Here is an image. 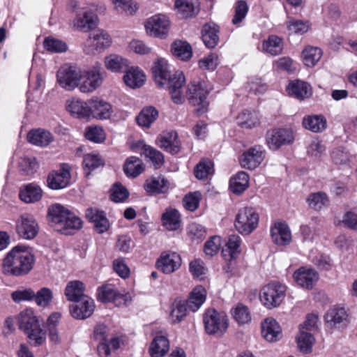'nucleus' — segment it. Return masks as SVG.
Returning a JSON list of instances; mask_svg holds the SVG:
<instances>
[{
	"mask_svg": "<svg viewBox=\"0 0 357 357\" xmlns=\"http://www.w3.org/2000/svg\"><path fill=\"white\" fill-rule=\"evenodd\" d=\"M155 83L161 87L167 86L172 101L181 105L185 100L183 86L185 82L183 73L175 71L173 74L167 61L160 59L154 63L152 68Z\"/></svg>",
	"mask_w": 357,
	"mask_h": 357,
	"instance_id": "nucleus-1",
	"label": "nucleus"
},
{
	"mask_svg": "<svg viewBox=\"0 0 357 357\" xmlns=\"http://www.w3.org/2000/svg\"><path fill=\"white\" fill-rule=\"evenodd\" d=\"M33 263L34 256L31 250L24 246L17 245L3 259L2 271L8 275H24L32 269Z\"/></svg>",
	"mask_w": 357,
	"mask_h": 357,
	"instance_id": "nucleus-2",
	"label": "nucleus"
},
{
	"mask_svg": "<svg viewBox=\"0 0 357 357\" xmlns=\"http://www.w3.org/2000/svg\"><path fill=\"white\" fill-rule=\"evenodd\" d=\"M48 216L52 227L64 234H70V230H77L82 227V220L59 204L49 207Z\"/></svg>",
	"mask_w": 357,
	"mask_h": 357,
	"instance_id": "nucleus-3",
	"label": "nucleus"
},
{
	"mask_svg": "<svg viewBox=\"0 0 357 357\" xmlns=\"http://www.w3.org/2000/svg\"><path fill=\"white\" fill-rule=\"evenodd\" d=\"M18 326L28 336L35 346L43 344L46 340V333L40 326L39 321L31 309L22 311L17 317Z\"/></svg>",
	"mask_w": 357,
	"mask_h": 357,
	"instance_id": "nucleus-4",
	"label": "nucleus"
},
{
	"mask_svg": "<svg viewBox=\"0 0 357 357\" xmlns=\"http://www.w3.org/2000/svg\"><path fill=\"white\" fill-rule=\"evenodd\" d=\"M210 92L206 84L204 82L192 81L187 88V98L189 102L193 106H197L195 112L200 115L207 110L208 102L207 96Z\"/></svg>",
	"mask_w": 357,
	"mask_h": 357,
	"instance_id": "nucleus-5",
	"label": "nucleus"
},
{
	"mask_svg": "<svg viewBox=\"0 0 357 357\" xmlns=\"http://www.w3.org/2000/svg\"><path fill=\"white\" fill-rule=\"evenodd\" d=\"M286 295V287L278 282H273L263 287L259 298L261 303L268 309L278 307Z\"/></svg>",
	"mask_w": 357,
	"mask_h": 357,
	"instance_id": "nucleus-6",
	"label": "nucleus"
},
{
	"mask_svg": "<svg viewBox=\"0 0 357 357\" xmlns=\"http://www.w3.org/2000/svg\"><path fill=\"white\" fill-rule=\"evenodd\" d=\"M204 328L208 335H223L228 328V318L224 312L208 309L203 316Z\"/></svg>",
	"mask_w": 357,
	"mask_h": 357,
	"instance_id": "nucleus-7",
	"label": "nucleus"
},
{
	"mask_svg": "<svg viewBox=\"0 0 357 357\" xmlns=\"http://www.w3.org/2000/svg\"><path fill=\"white\" fill-rule=\"evenodd\" d=\"M70 5L75 9L72 26L75 30L88 32L96 26L97 17L90 9L79 8L77 2L75 0L70 2Z\"/></svg>",
	"mask_w": 357,
	"mask_h": 357,
	"instance_id": "nucleus-8",
	"label": "nucleus"
},
{
	"mask_svg": "<svg viewBox=\"0 0 357 357\" xmlns=\"http://www.w3.org/2000/svg\"><path fill=\"white\" fill-rule=\"evenodd\" d=\"M259 215L252 207H245L239 210L236 217L235 227L241 234L252 233L258 226Z\"/></svg>",
	"mask_w": 357,
	"mask_h": 357,
	"instance_id": "nucleus-9",
	"label": "nucleus"
},
{
	"mask_svg": "<svg viewBox=\"0 0 357 357\" xmlns=\"http://www.w3.org/2000/svg\"><path fill=\"white\" fill-rule=\"evenodd\" d=\"M112 39L105 31L98 29L90 33L84 44V51L89 54L100 53L110 47Z\"/></svg>",
	"mask_w": 357,
	"mask_h": 357,
	"instance_id": "nucleus-10",
	"label": "nucleus"
},
{
	"mask_svg": "<svg viewBox=\"0 0 357 357\" xmlns=\"http://www.w3.org/2000/svg\"><path fill=\"white\" fill-rule=\"evenodd\" d=\"M83 77L80 68L75 66L64 65L57 71L56 77L59 85L68 91H72L79 86Z\"/></svg>",
	"mask_w": 357,
	"mask_h": 357,
	"instance_id": "nucleus-11",
	"label": "nucleus"
},
{
	"mask_svg": "<svg viewBox=\"0 0 357 357\" xmlns=\"http://www.w3.org/2000/svg\"><path fill=\"white\" fill-rule=\"evenodd\" d=\"M294 133L289 128L273 129L267 132L266 144L271 150L276 151L283 146L291 144L294 141Z\"/></svg>",
	"mask_w": 357,
	"mask_h": 357,
	"instance_id": "nucleus-12",
	"label": "nucleus"
},
{
	"mask_svg": "<svg viewBox=\"0 0 357 357\" xmlns=\"http://www.w3.org/2000/svg\"><path fill=\"white\" fill-rule=\"evenodd\" d=\"M169 26V18L164 15L158 14L146 20L145 29L149 36L163 39L168 36Z\"/></svg>",
	"mask_w": 357,
	"mask_h": 357,
	"instance_id": "nucleus-13",
	"label": "nucleus"
},
{
	"mask_svg": "<svg viewBox=\"0 0 357 357\" xmlns=\"http://www.w3.org/2000/svg\"><path fill=\"white\" fill-rule=\"evenodd\" d=\"M70 167L68 164H61L59 169L52 171L47 178V185L52 190H61L69 185L70 182Z\"/></svg>",
	"mask_w": 357,
	"mask_h": 357,
	"instance_id": "nucleus-14",
	"label": "nucleus"
},
{
	"mask_svg": "<svg viewBox=\"0 0 357 357\" xmlns=\"http://www.w3.org/2000/svg\"><path fill=\"white\" fill-rule=\"evenodd\" d=\"M266 151L263 146L256 145L248 149L243 152L240 159L243 167L248 169H255L264 161Z\"/></svg>",
	"mask_w": 357,
	"mask_h": 357,
	"instance_id": "nucleus-15",
	"label": "nucleus"
},
{
	"mask_svg": "<svg viewBox=\"0 0 357 357\" xmlns=\"http://www.w3.org/2000/svg\"><path fill=\"white\" fill-rule=\"evenodd\" d=\"M181 265V256L174 252H163L155 262V266L165 274H171Z\"/></svg>",
	"mask_w": 357,
	"mask_h": 357,
	"instance_id": "nucleus-16",
	"label": "nucleus"
},
{
	"mask_svg": "<svg viewBox=\"0 0 357 357\" xmlns=\"http://www.w3.org/2000/svg\"><path fill=\"white\" fill-rule=\"evenodd\" d=\"M88 104L89 117L100 120L108 119L113 112L110 103L98 97L89 99Z\"/></svg>",
	"mask_w": 357,
	"mask_h": 357,
	"instance_id": "nucleus-17",
	"label": "nucleus"
},
{
	"mask_svg": "<svg viewBox=\"0 0 357 357\" xmlns=\"http://www.w3.org/2000/svg\"><path fill=\"white\" fill-rule=\"evenodd\" d=\"M38 225L35 219L28 214L22 215L17 223V231L24 239H33L38 232Z\"/></svg>",
	"mask_w": 357,
	"mask_h": 357,
	"instance_id": "nucleus-18",
	"label": "nucleus"
},
{
	"mask_svg": "<svg viewBox=\"0 0 357 357\" xmlns=\"http://www.w3.org/2000/svg\"><path fill=\"white\" fill-rule=\"evenodd\" d=\"M296 283L305 289H312L319 280L318 273L313 268L301 267L294 273Z\"/></svg>",
	"mask_w": 357,
	"mask_h": 357,
	"instance_id": "nucleus-19",
	"label": "nucleus"
},
{
	"mask_svg": "<svg viewBox=\"0 0 357 357\" xmlns=\"http://www.w3.org/2000/svg\"><path fill=\"white\" fill-rule=\"evenodd\" d=\"M84 80L79 84V89L82 93H91L98 89L102 82L100 68L94 66L87 70L84 75Z\"/></svg>",
	"mask_w": 357,
	"mask_h": 357,
	"instance_id": "nucleus-20",
	"label": "nucleus"
},
{
	"mask_svg": "<svg viewBox=\"0 0 357 357\" xmlns=\"http://www.w3.org/2000/svg\"><path fill=\"white\" fill-rule=\"evenodd\" d=\"M77 303L70 306V314L75 319H84L89 317L95 310L94 301L88 296L82 297Z\"/></svg>",
	"mask_w": 357,
	"mask_h": 357,
	"instance_id": "nucleus-21",
	"label": "nucleus"
},
{
	"mask_svg": "<svg viewBox=\"0 0 357 357\" xmlns=\"http://www.w3.org/2000/svg\"><path fill=\"white\" fill-rule=\"evenodd\" d=\"M324 319L328 327L341 328L347 324L348 314L344 307L335 306L327 311Z\"/></svg>",
	"mask_w": 357,
	"mask_h": 357,
	"instance_id": "nucleus-22",
	"label": "nucleus"
},
{
	"mask_svg": "<svg viewBox=\"0 0 357 357\" xmlns=\"http://www.w3.org/2000/svg\"><path fill=\"white\" fill-rule=\"evenodd\" d=\"M271 236L278 245H289L292 239L291 230L284 222H276L271 228Z\"/></svg>",
	"mask_w": 357,
	"mask_h": 357,
	"instance_id": "nucleus-23",
	"label": "nucleus"
},
{
	"mask_svg": "<svg viewBox=\"0 0 357 357\" xmlns=\"http://www.w3.org/2000/svg\"><path fill=\"white\" fill-rule=\"evenodd\" d=\"M43 195L40 185L35 183L22 185L20 188L19 198L26 204H33L39 202Z\"/></svg>",
	"mask_w": 357,
	"mask_h": 357,
	"instance_id": "nucleus-24",
	"label": "nucleus"
},
{
	"mask_svg": "<svg viewBox=\"0 0 357 357\" xmlns=\"http://www.w3.org/2000/svg\"><path fill=\"white\" fill-rule=\"evenodd\" d=\"M156 141L161 149L172 154L177 153L180 150V142L175 131L162 132Z\"/></svg>",
	"mask_w": 357,
	"mask_h": 357,
	"instance_id": "nucleus-25",
	"label": "nucleus"
},
{
	"mask_svg": "<svg viewBox=\"0 0 357 357\" xmlns=\"http://www.w3.org/2000/svg\"><path fill=\"white\" fill-rule=\"evenodd\" d=\"M66 110L73 116L78 119L89 118V104L87 101L72 98L66 103Z\"/></svg>",
	"mask_w": 357,
	"mask_h": 357,
	"instance_id": "nucleus-26",
	"label": "nucleus"
},
{
	"mask_svg": "<svg viewBox=\"0 0 357 357\" xmlns=\"http://www.w3.org/2000/svg\"><path fill=\"white\" fill-rule=\"evenodd\" d=\"M261 334L268 342H275L281 337V328L272 317L266 318L261 323Z\"/></svg>",
	"mask_w": 357,
	"mask_h": 357,
	"instance_id": "nucleus-27",
	"label": "nucleus"
},
{
	"mask_svg": "<svg viewBox=\"0 0 357 357\" xmlns=\"http://www.w3.org/2000/svg\"><path fill=\"white\" fill-rule=\"evenodd\" d=\"M123 73H125L123 81L130 88H139L144 84L146 76L138 67H128Z\"/></svg>",
	"mask_w": 357,
	"mask_h": 357,
	"instance_id": "nucleus-28",
	"label": "nucleus"
},
{
	"mask_svg": "<svg viewBox=\"0 0 357 357\" xmlns=\"http://www.w3.org/2000/svg\"><path fill=\"white\" fill-rule=\"evenodd\" d=\"M27 140L38 146H47L54 140L52 134L44 129L32 130L27 135Z\"/></svg>",
	"mask_w": 357,
	"mask_h": 357,
	"instance_id": "nucleus-29",
	"label": "nucleus"
},
{
	"mask_svg": "<svg viewBox=\"0 0 357 357\" xmlns=\"http://www.w3.org/2000/svg\"><path fill=\"white\" fill-rule=\"evenodd\" d=\"M219 26L214 23L206 24L202 31V38L208 48L215 47L219 41Z\"/></svg>",
	"mask_w": 357,
	"mask_h": 357,
	"instance_id": "nucleus-30",
	"label": "nucleus"
},
{
	"mask_svg": "<svg viewBox=\"0 0 357 357\" xmlns=\"http://www.w3.org/2000/svg\"><path fill=\"white\" fill-rule=\"evenodd\" d=\"M303 126L313 132H321L327 128L326 119L322 115H309L303 119Z\"/></svg>",
	"mask_w": 357,
	"mask_h": 357,
	"instance_id": "nucleus-31",
	"label": "nucleus"
},
{
	"mask_svg": "<svg viewBox=\"0 0 357 357\" xmlns=\"http://www.w3.org/2000/svg\"><path fill=\"white\" fill-rule=\"evenodd\" d=\"M162 225L169 231H175L181 227V215L178 210L166 208L162 215Z\"/></svg>",
	"mask_w": 357,
	"mask_h": 357,
	"instance_id": "nucleus-32",
	"label": "nucleus"
},
{
	"mask_svg": "<svg viewBox=\"0 0 357 357\" xmlns=\"http://www.w3.org/2000/svg\"><path fill=\"white\" fill-rule=\"evenodd\" d=\"M287 90L289 95L300 100L310 97L312 93L310 86L307 83L299 80L290 82Z\"/></svg>",
	"mask_w": 357,
	"mask_h": 357,
	"instance_id": "nucleus-33",
	"label": "nucleus"
},
{
	"mask_svg": "<svg viewBox=\"0 0 357 357\" xmlns=\"http://www.w3.org/2000/svg\"><path fill=\"white\" fill-rule=\"evenodd\" d=\"M65 296L70 301H79V299L84 296V285L83 282L79 280H73L68 282L65 291Z\"/></svg>",
	"mask_w": 357,
	"mask_h": 357,
	"instance_id": "nucleus-34",
	"label": "nucleus"
},
{
	"mask_svg": "<svg viewBox=\"0 0 357 357\" xmlns=\"http://www.w3.org/2000/svg\"><path fill=\"white\" fill-rule=\"evenodd\" d=\"M206 291L202 286L196 287L191 292L188 300L186 302L188 309L192 311H197L206 300Z\"/></svg>",
	"mask_w": 357,
	"mask_h": 357,
	"instance_id": "nucleus-35",
	"label": "nucleus"
},
{
	"mask_svg": "<svg viewBox=\"0 0 357 357\" xmlns=\"http://www.w3.org/2000/svg\"><path fill=\"white\" fill-rule=\"evenodd\" d=\"M169 349V343L167 337L157 335L153 340L150 347L151 357H164Z\"/></svg>",
	"mask_w": 357,
	"mask_h": 357,
	"instance_id": "nucleus-36",
	"label": "nucleus"
},
{
	"mask_svg": "<svg viewBox=\"0 0 357 357\" xmlns=\"http://www.w3.org/2000/svg\"><path fill=\"white\" fill-rule=\"evenodd\" d=\"M158 111L153 106L143 108L136 118L137 124L143 128H149L158 119Z\"/></svg>",
	"mask_w": 357,
	"mask_h": 357,
	"instance_id": "nucleus-37",
	"label": "nucleus"
},
{
	"mask_svg": "<svg viewBox=\"0 0 357 357\" xmlns=\"http://www.w3.org/2000/svg\"><path fill=\"white\" fill-rule=\"evenodd\" d=\"M106 68L114 73H123L128 67V61L122 56L116 54H110L105 59Z\"/></svg>",
	"mask_w": 357,
	"mask_h": 357,
	"instance_id": "nucleus-38",
	"label": "nucleus"
},
{
	"mask_svg": "<svg viewBox=\"0 0 357 357\" xmlns=\"http://www.w3.org/2000/svg\"><path fill=\"white\" fill-rule=\"evenodd\" d=\"M144 188L150 193H165L169 189V182L161 176L153 177L146 180Z\"/></svg>",
	"mask_w": 357,
	"mask_h": 357,
	"instance_id": "nucleus-39",
	"label": "nucleus"
},
{
	"mask_svg": "<svg viewBox=\"0 0 357 357\" xmlns=\"http://www.w3.org/2000/svg\"><path fill=\"white\" fill-rule=\"evenodd\" d=\"M249 186V175L245 172H240L230 179L229 187L237 195L243 192Z\"/></svg>",
	"mask_w": 357,
	"mask_h": 357,
	"instance_id": "nucleus-40",
	"label": "nucleus"
},
{
	"mask_svg": "<svg viewBox=\"0 0 357 357\" xmlns=\"http://www.w3.org/2000/svg\"><path fill=\"white\" fill-rule=\"evenodd\" d=\"M175 7L183 17H188L199 11V1L198 0H176Z\"/></svg>",
	"mask_w": 357,
	"mask_h": 357,
	"instance_id": "nucleus-41",
	"label": "nucleus"
},
{
	"mask_svg": "<svg viewBox=\"0 0 357 357\" xmlns=\"http://www.w3.org/2000/svg\"><path fill=\"white\" fill-rule=\"evenodd\" d=\"M174 56L182 61H187L192 57V50L189 43L183 40H176L171 46Z\"/></svg>",
	"mask_w": 357,
	"mask_h": 357,
	"instance_id": "nucleus-42",
	"label": "nucleus"
},
{
	"mask_svg": "<svg viewBox=\"0 0 357 357\" xmlns=\"http://www.w3.org/2000/svg\"><path fill=\"white\" fill-rule=\"evenodd\" d=\"M237 123L243 128H252L259 124V118L255 111L245 110L237 116Z\"/></svg>",
	"mask_w": 357,
	"mask_h": 357,
	"instance_id": "nucleus-43",
	"label": "nucleus"
},
{
	"mask_svg": "<svg viewBox=\"0 0 357 357\" xmlns=\"http://www.w3.org/2000/svg\"><path fill=\"white\" fill-rule=\"evenodd\" d=\"M263 50L267 54L272 56H277L282 53L283 50V42L280 37L271 35L262 44Z\"/></svg>",
	"mask_w": 357,
	"mask_h": 357,
	"instance_id": "nucleus-44",
	"label": "nucleus"
},
{
	"mask_svg": "<svg viewBox=\"0 0 357 357\" xmlns=\"http://www.w3.org/2000/svg\"><path fill=\"white\" fill-rule=\"evenodd\" d=\"M321 56L322 51L317 47L307 46L302 52L303 61L307 67H314Z\"/></svg>",
	"mask_w": 357,
	"mask_h": 357,
	"instance_id": "nucleus-45",
	"label": "nucleus"
},
{
	"mask_svg": "<svg viewBox=\"0 0 357 357\" xmlns=\"http://www.w3.org/2000/svg\"><path fill=\"white\" fill-rule=\"evenodd\" d=\"M144 169L142 161L136 156L128 158L123 167V171L128 176L136 177L139 175Z\"/></svg>",
	"mask_w": 357,
	"mask_h": 357,
	"instance_id": "nucleus-46",
	"label": "nucleus"
},
{
	"mask_svg": "<svg viewBox=\"0 0 357 357\" xmlns=\"http://www.w3.org/2000/svg\"><path fill=\"white\" fill-rule=\"evenodd\" d=\"M315 342L313 333L301 329L297 336V344L299 350L304 354L312 351V347Z\"/></svg>",
	"mask_w": 357,
	"mask_h": 357,
	"instance_id": "nucleus-47",
	"label": "nucleus"
},
{
	"mask_svg": "<svg viewBox=\"0 0 357 357\" xmlns=\"http://www.w3.org/2000/svg\"><path fill=\"white\" fill-rule=\"evenodd\" d=\"M143 154L151 161L155 169L160 168L164 164V156L161 152L149 145H144Z\"/></svg>",
	"mask_w": 357,
	"mask_h": 357,
	"instance_id": "nucleus-48",
	"label": "nucleus"
},
{
	"mask_svg": "<svg viewBox=\"0 0 357 357\" xmlns=\"http://www.w3.org/2000/svg\"><path fill=\"white\" fill-rule=\"evenodd\" d=\"M98 296L102 303L112 302L121 296L115 287L112 284H107L100 287L98 290Z\"/></svg>",
	"mask_w": 357,
	"mask_h": 357,
	"instance_id": "nucleus-49",
	"label": "nucleus"
},
{
	"mask_svg": "<svg viewBox=\"0 0 357 357\" xmlns=\"http://www.w3.org/2000/svg\"><path fill=\"white\" fill-rule=\"evenodd\" d=\"M328 201L327 195L323 192L312 193L307 198L309 206L315 211L321 210L328 204Z\"/></svg>",
	"mask_w": 357,
	"mask_h": 357,
	"instance_id": "nucleus-50",
	"label": "nucleus"
},
{
	"mask_svg": "<svg viewBox=\"0 0 357 357\" xmlns=\"http://www.w3.org/2000/svg\"><path fill=\"white\" fill-rule=\"evenodd\" d=\"M241 238L238 235H231L229 236L227 243L226 244V250H222V253L225 256H226V254H225V252H228L229 254V258L227 259L228 260H231L233 259H236L238 254L241 252Z\"/></svg>",
	"mask_w": 357,
	"mask_h": 357,
	"instance_id": "nucleus-51",
	"label": "nucleus"
},
{
	"mask_svg": "<svg viewBox=\"0 0 357 357\" xmlns=\"http://www.w3.org/2000/svg\"><path fill=\"white\" fill-rule=\"evenodd\" d=\"M213 173V163L208 159H202L195 168V175L198 179H205Z\"/></svg>",
	"mask_w": 357,
	"mask_h": 357,
	"instance_id": "nucleus-52",
	"label": "nucleus"
},
{
	"mask_svg": "<svg viewBox=\"0 0 357 357\" xmlns=\"http://www.w3.org/2000/svg\"><path fill=\"white\" fill-rule=\"evenodd\" d=\"M114 6V8L119 13L126 15H132L138 9L137 5L132 0H110Z\"/></svg>",
	"mask_w": 357,
	"mask_h": 357,
	"instance_id": "nucleus-53",
	"label": "nucleus"
},
{
	"mask_svg": "<svg viewBox=\"0 0 357 357\" xmlns=\"http://www.w3.org/2000/svg\"><path fill=\"white\" fill-rule=\"evenodd\" d=\"M187 305L181 301L174 303L172 305V310L169 315L170 321L176 324L183 320L186 316Z\"/></svg>",
	"mask_w": 357,
	"mask_h": 357,
	"instance_id": "nucleus-54",
	"label": "nucleus"
},
{
	"mask_svg": "<svg viewBox=\"0 0 357 357\" xmlns=\"http://www.w3.org/2000/svg\"><path fill=\"white\" fill-rule=\"evenodd\" d=\"M43 45L45 50L54 53L64 52L68 49V46L65 42L53 37L46 38Z\"/></svg>",
	"mask_w": 357,
	"mask_h": 357,
	"instance_id": "nucleus-55",
	"label": "nucleus"
},
{
	"mask_svg": "<svg viewBox=\"0 0 357 357\" xmlns=\"http://www.w3.org/2000/svg\"><path fill=\"white\" fill-rule=\"evenodd\" d=\"M326 146L318 139H313L307 147V155L316 160L320 159L325 153Z\"/></svg>",
	"mask_w": 357,
	"mask_h": 357,
	"instance_id": "nucleus-56",
	"label": "nucleus"
},
{
	"mask_svg": "<svg viewBox=\"0 0 357 357\" xmlns=\"http://www.w3.org/2000/svg\"><path fill=\"white\" fill-rule=\"evenodd\" d=\"M53 298V294L47 287L41 288L37 293H35L33 299L36 304L40 307H47Z\"/></svg>",
	"mask_w": 357,
	"mask_h": 357,
	"instance_id": "nucleus-57",
	"label": "nucleus"
},
{
	"mask_svg": "<svg viewBox=\"0 0 357 357\" xmlns=\"http://www.w3.org/2000/svg\"><path fill=\"white\" fill-rule=\"evenodd\" d=\"M234 319L240 324H245L251 320V316L248 308L242 305L238 304L232 310Z\"/></svg>",
	"mask_w": 357,
	"mask_h": 357,
	"instance_id": "nucleus-58",
	"label": "nucleus"
},
{
	"mask_svg": "<svg viewBox=\"0 0 357 357\" xmlns=\"http://www.w3.org/2000/svg\"><path fill=\"white\" fill-rule=\"evenodd\" d=\"M84 135L88 140L95 143H100L105 138L104 130L99 126L86 128Z\"/></svg>",
	"mask_w": 357,
	"mask_h": 357,
	"instance_id": "nucleus-59",
	"label": "nucleus"
},
{
	"mask_svg": "<svg viewBox=\"0 0 357 357\" xmlns=\"http://www.w3.org/2000/svg\"><path fill=\"white\" fill-rule=\"evenodd\" d=\"M83 165L89 172L104 165V161L98 154L89 153L84 155Z\"/></svg>",
	"mask_w": 357,
	"mask_h": 357,
	"instance_id": "nucleus-60",
	"label": "nucleus"
},
{
	"mask_svg": "<svg viewBox=\"0 0 357 357\" xmlns=\"http://www.w3.org/2000/svg\"><path fill=\"white\" fill-rule=\"evenodd\" d=\"M129 193L121 183L114 184L111 190V199L115 202H122L128 198Z\"/></svg>",
	"mask_w": 357,
	"mask_h": 357,
	"instance_id": "nucleus-61",
	"label": "nucleus"
},
{
	"mask_svg": "<svg viewBox=\"0 0 357 357\" xmlns=\"http://www.w3.org/2000/svg\"><path fill=\"white\" fill-rule=\"evenodd\" d=\"M201 197L202 195L199 192L185 195L183 201L184 207L190 211H195L199 206Z\"/></svg>",
	"mask_w": 357,
	"mask_h": 357,
	"instance_id": "nucleus-62",
	"label": "nucleus"
},
{
	"mask_svg": "<svg viewBox=\"0 0 357 357\" xmlns=\"http://www.w3.org/2000/svg\"><path fill=\"white\" fill-rule=\"evenodd\" d=\"M220 246V237L214 236L205 243L204 250L206 255L213 257L218 253Z\"/></svg>",
	"mask_w": 357,
	"mask_h": 357,
	"instance_id": "nucleus-63",
	"label": "nucleus"
},
{
	"mask_svg": "<svg viewBox=\"0 0 357 357\" xmlns=\"http://www.w3.org/2000/svg\"><path fill=\"white\" fill-rule=\"evenodd\" d=\"M331 158L337 165H347L349 161V154L342 147L335 149L331 153Z\"/></svg>",
	"mask_w": 357,
	"mask_h": 357,
	"instance_id": "nucleus-64",
	"label": "nucleus"
}]
</instances>
